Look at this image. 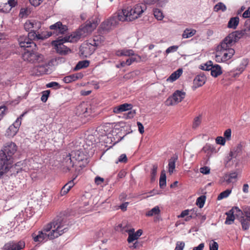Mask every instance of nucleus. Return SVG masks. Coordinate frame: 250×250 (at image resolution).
<instances>
[{
    "label": "nucleus",
    "instance_id": "1",
    "mask_svg": "<svg viewBox=\"0 0 250 250\" xmlns=\"http://www.w3.org/2000/svg\"><path fill=\"white\" fill-rule=\"evenodd\" d=\"M68 230L66 220L61 216H57L54 219L44 225L41 230L32 234L33 240L42 243L49 240H54Z\"/></svg>",
    "mask_w": 250,
    "mask_h": 250
},
{
    "label": "nucleus",
    "instance_id": "2",
    "mask_svg": "<svg viewBox=\"0 0 250 250\" xmlns=\"http://www.w3.org/2000/svg\"><path fill=\"white\" fill-rule=\"evenodd\" d=\"M20 46L24 48L22 53V59L31 63H39L43 60V56L37 51V45L33 41H30L24 35L18 38Z\"/></svg>",
    "mask_w": 250,
    "mask_h": 250
},
{
    "label": "nucleus",
    "instance_id": "3",
    "mask_svg": "<svg viewBox=\"0 0 250 250\" xmlns=\"http://www.w3.org/2000/svg\"><path fill=\"white\" fill-rule=\"evenodd\" d=\"M227 217L225 223L227 225L231 224L235 216L240 222L243 230H248L250 226V206H244L242 209L237 207H233L226 213Z\"/></svg>",
    "mask_w": 250,
    "mask_h": 250
},
{
    "label": "nucleus",
    "instance_id": "4",
    "mask_svg": "<svg viewBox=\"0 0 250 250\" xmlns=\"http://www.w3.org/2000/svg\"><path fill=\"white\" fill-rule=\"evenodd\" d=\"M146 9V5L142 3L125 7L119 12V19L122 21H132L140 17Z\"/></svg>",
    "mask_w": 250,
    "mask_h": 250
},
{
    "label": "nucleus",
    "instance_id": "5",
    "mask_svg": "<svg viewBox=\"0 0 250 250\" xmlns=\"http://www.w3.org/2000/svg\"><path fill=\"white\" fill-rule=\"evenodd\" d=\"M250 36V26L246 27L243 30L229 34L217 47L216 50H228L231 48L236 41L243 37Z\"/></svg>",
    "mask_w": 250,
    "mask_h": 250
},
{
    "label": "nucleus",
    "instance_id": "6",
    "mask_svg": "<svg viewBox=\"0 0 250 250\" xmlns=\"http://www.w3.org/2000/svg\"><path fill=\"white\" fill-rule=\"evenodd\" d=\"M104 40V38L102 35L93 36L81 46L80 48L81 55L83 57H89L94 52L96 47L100 45Z\"/></svg>",
    "mask_w": 250,
    "mask_h": 250
},
{
    "label": "nucleus",
    "instance_id": "7",
    "mask_svg": "<svg viewBox=\"0 0 250 250\" xmlns=\"http://www.w3.org/2000/svg\"><path fill=\"white\" fill-rule=\"evenodd\" d=\"M17 150V146L13 142L6 143L0 151V166H8L10 168L12 164V156Z\"/></svg>",
    "mask_w": 250,
    "mask_h": 250
},
{
    "label": "nucleus",
    "instance_id": "8",
    "mask_svg": "<svg viewBox=\"0 0 250 250\" xmlns=\"http://www.w3.org/2000/svg\"><path fill=\"white\" fill-rule=\"evenodd\" d=\"M42 23L40 21L35 20H28L24 24V28L26 31H29L28 36H25L30 41L36 40L43 39V37L41 35L38 30L41 28Z\"/></svg>",
    "mask_w": 250,
    "mask_h": 250
},
{
    "label": "nucleus",
    "instance_id": "9",
    "mask_svg": "<svg viewBox=\"0 0 250 250\" xmlns=\"http://www.w3.org/2000/svg\"><path fill=\"white\" fill-rule=\"evenodd\" d=\"M99 22V19L96 17H93L87 20L79 28L85 37L91 33L97 27Z\"/></svg>",
    "mask_w": 250,
    "mask_h": 250
},
{
    "label": "nucleus",
    "instance_id": "10",
    "mask_svg": "<svg viewBox=\"0 0 250 250\" xmlns=\"http://www.w3.org/2000/svg\"><path fill=\"white\" fill-rule=\"evenodd\" d=\"M234 53V49L224 51L216 50L215 56V61L218 62H226L233 57Z\"/></svg>",
    "mask_w": 250,
    "mask_h": 250
},
{
    "label": "nucleus",
    "instance_id": "11",
    "mask_svg": "<svg viewBox=\"0 0 250 250\" xmlns=\"http://www.w3.org/2000/svg\"><path fill=\"white\" fill-rule=\"evenodd\" d=\"M200 68L206 71L210 70L211 75L215 78L222 74L221 67L218 64L213 65L211 61H208L204 65H201Z\"/></svg>",
    "mask_w": 250,
    "mask_h": 250
},
{
    "label": "nucleus",
    "instance_id": "12",
    "mask_svg": "<svg viewBox=\"0 0 250 250\" xmlns=\"http://www.w3.org/2000/svg\"><path fill=\"white\" fill-rule=\"evenodd\" d=\"M186 93L183 91L176 90L172 96L169 97L166 102V104L168 105H172L181 102L185 97Z\"/></svg>",
    "mask_w": 250,
    "mask_h": 250
},
{
    "label": "nucleus",
    "instance_id": "13",
    "mask_svg": "<svg viewBox=\"0 0 250 250\" xmlns=\"http://www.w3.org/2000/svg\"><path fill=\"white\" fill-rule=\"evenodd\" d=\"M25 247V243L24 241L20 240L18 242L11 241L6 243L3 250H21Z\"/></svg>",
    "mask_w": 250,
    "mask_h": 250
},
{
    "label": "nucleus",
    "instance_id": "14",
    "mask_svg": "<svg viewBox=\"0 0 250 250\" xmlns=\"http://www.w3.org/2000/svg\"><path fill=\"white\" fill-rule=\"evenodd\" d=\"M118 21H120L119 13L117 15L110 17L103 22L101 25V27L104 30H110L112 27L117 25Z\"/></svg>",
    "mask_w": 250,
    "mask_h": 250
},
{
    "label": "nucleus",
    "instance_id": "15",
    "mask_svg": "<svg viewBox=\"0 0 250 250\" xmlns=\"http://www.w3.org/2000/svg\"><path fill=\"white\" fill-rule=\"evenodd\" d=\"M66 42L64 41V38L53 42V44L55 46L57 53L62 55H65L71 52V50L63 44Z\"/></svg>",
    "mask_w": 250,
    "mask_h": 250
},
{
    "label": "nucleus",
    "instance_id": "16",
    "mask_svg": "<svg viewBox=\"0 0 250 250\" xmlns=\"http://www.w3.org/2000/svg\"><path fill=\"white\" fill-rule=\"evenodd\" d=\"M49 28L52 31L53 34L57 35L65 34L68 30L67 26L62 24L61 21H58L50 25Z\"/></svg>",
    "mask_w": 250,
    "mask_h": 250
},
{
    "label": "nucleus",
    "instance_id": "17",
    "mask_svg": "<svg viewBox=\"0 0 250 250\" xmlns=\"http://www.w3.org/2000/svg\"><path fill=\"white\" fill-rule=\"evenodd\" d=\"M17 4V0H0V11L9 12Z\"/></svg>",
    "mask_w": 250,
    "mask_h": 250
},
{
    "label": "nucleus",
    "instance_id": "18",
    "mask_svg": "<svg viewBox=\"0 0 250 250\" xmlns=\"http://www.w3.org/2000/svg\"><path fill=\"white\" fill-rule=\"evenodd\" d=\"M84 159V156L83 152L80 150H76L72 151L69 155L66 156V162L69 161L70 163L73 162V161L81 162Z\"/></svg>",
    "mask_w": 250,
    "mask_h": 250
},
{
    "label": "nucleus",
    "instance_id": "19",
    "mask_svg": "<svg viewBox=\"0 0 250 250\" xmlns=\"http://www.w3.org/2000/svg\"><path fill=\"white\" fill-rule=\"evenodd\" d=\"M83 38H84V37L79 28L76 31L73 32L68 37L64 38V41L65 42H77L80 39Z\"/></svg>",
    "mask_w": 250,
    "mask_h": 250
},
{
    "label": "nucleus",
    "instance_id": "20",
    "mask_svg": "<svg viewBox=\"0 0 250 250\" xmlns=\"http://www.w3.org/2000/svg\"><path fill=\"white\" fill-rule=\"evenodd\" d=\"M20 126V123L19 122V120L15 121L7 129L6 135L10 137H14L19 131Z\"/></svg>",
    "mask_w": 250,
    "mask_h": 250
},
{
    "label": "nucleus",
    "instance_id": "21",
    "mask_svg": "<svg viewBox=\"0 0 250 250\" xmlns=\"http://www.w3.org/2000/svg\"><path fill=\"white\" fill-rule=\"evenodd\" d=\"M133 105L131 104L125 103L113 108V112L115 114H119L123 112L131 110Z\"/></svg>",
    "mask_w": 250,
    "mask_h": 250
},
{
    "label": "nucleus",
    "instance_id": "22",
    "mask_svg": "<svg viewBox=\"0 0 250 250\" xmlns=\"http://www.w3.org/2000/svg\"><path fill=\"white\" fill-rule=\"evenodd\" d=\"M83 77V75L82 73H77L64 77L63 79V81L65 83H68L76 81L78 79H81Z\"/></svg>",
    "mask_w": 250,
    "mask_h": 250
},
{
    "label": "nucleus",
    "instance_id": "23",
    "mask_svg": "<svg viewBox=\"0 0 250 250\" xmlns=\"http://www.w3.org/2000/svg\"><path fill=\"white\" fill-rule=\"evenodd\" d=\"M134 230V229H131L129 230L128 237L127 238V242L129 243L137 240L142 234L143 231L141 229H138L135 233L133 232Z\"/></svg>",
    "mask_w": 250,
    "mask_h": 250
},
{
    "label": "nucleus",
    "instance_id": "24",
    "mask_svg": "<svg viewBox=\"0 0 250 250\" xmlns=\"http://www.w3.org/2000/svg\"><path fill=\"white\" fill-rule=\"evenodd\" d=\"M76 177L73 178L72 180L68 182L62 188L60 191L61 196H62L66 195L70 189L75 185L74 180L76 179Z\"/></svg>",
    "mask_w": 250,
    "mask_h": 250
},
{
    "label": "nucleus",
    "instance_id": "25",
    "mask_svg": "<svg viewBox=\"0 0 250 250\" xmlns=\"http://www.w3.org/2000/svg\"><path fill=\"white\" fill-rule=\"evenodd\" d=\"M206 81V77L204 75L197 76L193 80L194 86L195 88L199 87L203 85Z\"/></svg>",
    "mask_w": 250,
    "mask_h": 250
},
{
    "label": "nucleus",
    "instance_id": "26",
    "mask_svg": "<svg viewBox=\"0 0 250 250\" xmlns=\"http://www.w3.org/2000/svg\"><path fill=\"white\" fill-rule=\"evenodd\" d=\"M202 151L206 154L208 158H209L212 153L216 152L215 147L213 146L208 144H207L203 147Z\"/></svg>",
    "mask_w": 250,
    "mask_h": 250
},
{
    "label": "nucleus",
    "instance_id": "27",
    "mask_svg": "<svg viewBox=\"0 0 250 250\" xmlns=\"http://www.w3.org/2000/svg\"><path fill=\"white\" fill-rule=\"evenodd\" d=\"M241 151V146H238L234 147L229 152V156L226 158L227 163L230 161L232 158H236Z\"/></svg>",
    "mask_w": 250,
    "mask_h": 250
},
{
    "label": "nucleus",
    "instance_id": "28",
    "mask_svg": "<svg viewBox=\"0 0 250 250\" xmlns=\"http://www.w3.org/2000/svg\"><path fill=\"white\" fill-rule=\"evenodd\" d=\"M115 54L118 57L121 56H133L135 55L134 52L132 49H123L116 51Z\"/></svg>",
    "mask_w": 250,
    "mask_h": 250
},
{
    "label": "nucleus",
    "instance_id": "29",
    "mask_svg": "<svg viewBox=\"0 0 250 250\" xmlns=\"http://www.w3.org/2000/svg\"><path fill=\"white\" fill-rule=\"evenodd\" d=\"M183 70L182 68H179L178 70L172 73L167 79V81L174 82L178 79L182 74Z\"/></svg>",
    "mask_w": 250,
    "mask_h": 250
},
{
    "label": "nucleus",
    "instance_id": "30",
    "mask_svg": "<svg viewBox=\"0 0 250 250\" xmlns=\"http://www.w3.org/2000/svg\"><path fill=\"white\" fill-rule=\"evenodd\" d=\"M178 159V156H175L171 157V158L168 161V172L170 174L173 173L174 170L175 168V162Z\"/></svg>",
    "mask_w": 250,
    "mask_h": 250
},
{
    "label": "nucleus",
    "instance_id": "31",
    "mask_svg": "<svg viewBox=\"0 0 250 250\" xmlns=\"http://www.w3.org/2000/svg\"><path fill=\"white\" fill-rule=\"evenodd\" d=\"M239 22V18L238 17L231 18L229 21L228 27L229 28L236 29Z\"/></svg>",
    "mask_w": 250,
    "mask_h": 250
},
{
    "label": "nucleus",
    "instance_id": "32",
    "mask_svg": "<svg viewBox=\"0 0 250 250\" xmlns=\"http://www.w3.org/2000/svg\"><path fill=\"white\" fill-rule=\"evenodd\" d=\"M196 33V30L193 29L186 28L183 32L182 37L187 39L193 36Z\"/></svg>",
    "mask_w": 250,
    "mask_h": 250
},
{
    "label": "nucleus",
    "instance_id": "33",
    "mask_svg": "<svg viewBox=\"0 0 250 250\" xmlns=\"http://www.w3.org/2000/svg\"><path fill=\"white\" fill-rule=\"evenodd\" d=\"M237 177V173L236 172H232L225 175L224 179L228 183L233 182L236 180Z\"/></svg>",
    "mask_w": 250,
    "mask_h": 250
},
{
    "label": "nucleus",
    "instance_id": "34",
    "mask_svg": "<svg viewBox=\"0 0 250 250\" xmlns=\"http://www.w3.org/2000/svg\"><path fill=\"white\" fill-rule=\"evenodd\" d=\"M89 65V62L88 61H80L76 65L74 68L75 70H78L82 68L87 67Z\"/></svg>",
    "mask_w": 250,
    "mask_h": 250
},
{
    "label": "nucleus",
    "instance_id": "35",
    "mask_svg": "<svg viewBox=\"0 0 250 250\" xmlns=\"http://www.w3.org/2000/svg\"><path fill=\"white\" fill-rule=\"evenodd\" d=\"M87 112V107L84 104H81L77 107L76 114L78 115L85 114Z\"/></svg>",
    "mask_w": 250,
    "mask_h": 250
},
{
    "label": "nucleus",
    "instance_id": "36",
    "mask_svg": "<svg viewBox=\"0 0 250 250\" xmlns=\"http://www.w3.org/2000/svg\"><path fill=\"white\" fill-rule=\"evenodd\" d=\"M159 186L161 188H163L166 186V175L165 170L161 171L159 179Z\"/></svg>",
    "mask_w": 250,
    "mask_h": 250
},
{
    "label": "nucleus",
    "instance_id": "37",
    "mask_svg": "<svg viewBox=\"0 0 250 250\" xmlns=\"http://www.w3.org/2000/svg\"><path fill=\"white\" fill-rule=\"evenodd\" d=\"M160 210L158 206H156L151 210L147 211L146 213V216H152L154 215H158L160 213Z\"/></svg>",
    "mask_w": 250,
    "mask_h": 250
},
{
    "label": "nucleus",
    "instance_id": "38",
    "mask_svg": "<svg viewBox=\"0 0 250 250\" xmlns=\"http://www.w3.org/2000/svg\"><path fill=\"white\" fill-rule=\"evenodd\" d=\"M206 197L204 195H202L198 197L196 200V205L199 208H202L205 204Z\"/></svg>",
    "mask_w": 250,
    "mask_h": 250
},
{
    "label": "nucleus",
    "instance_id": "39",
    "mask_svg": "<svg viewBox=\"0 0 250 250\" xmlns=\"http://www.w3.org/2000/svg\"><path fill=\"white\" fill-rule=\"evenodd\" d=\"M231 192V190L227 189L219 194L217 197V200H220L224 198L228 197Z\"/></svg>",
    "mask_w": 250,
    "mask_h": 250
},
{
    "label": "nucleus",
    "instance_id": "40",
    "mask_svg": "<svg viewBox=\"0 0 250 250\" xmlns=\"http://www.w3.org/2000/svg\"><path fill=\"white\" fill-rule=\"evenodd\" d=\"M153 14L154 17L158 20H162L164 18V15L162 12L158 8H156L153 10Z\"/></svg>",
    "mask_w": 250,
    "mask_h": 250
},
{
    "label": "nucleus",
    "instance_id": "41",
    "mask_svg": "<svg viewBox=\"0 0 250 250\" xmlns=\"http://www.w3.org/2000/svg\"><path fill=\"white\" fill-rule=\"evenodd\" d=\"M226 9L227 8L226 5L222 2L218 3L214 7V11L215 12H218L219 10H221L222 11H225L226 10Z\"/></svg>",
    "mask_w": 250,
    "mask_h": 250
},
{
    "label": "nucleus",
    "instance_id": "42",
    "mask_svg": "<svg viewBox=\"0 0 250 250\" xmlns=\"http://www.w3.org/2000/svg\"><path fill=\"white\" fill-rule=\"evenodd\" d=\"M158 166L157 165H153L151 171V180L153 181L155 180V177L157 174Z\"/></svg>",
    "mask_w": 250,
    "mask_h": 250
},
{
    "label": "nucleus",
    "instance_id": "43",
    "mask_svg": "<svg viewBox=\"0 0 250 250\" xmlns=\"http://www.w3.org/2000/svg\"><path fill=\"white\" fill-rule=\"evenodd\" d=\"M201 123V119L200 116H197L194 119L193 122L192 127L196 128L198 127Z\"/></svg>",
    "mask_w": 250,
    "mask_h": 250
},
{
    "label": "nucleus",
    "instance_id": "44",
    "mask_svg": "<svg viewBox=\"0 0 250 250\" xmlns=\"http://www.w3.org/2000/svg\"><path fill=\"white\" fill-rule=\"evenodd\" d=\"M49 94L50 91L49 90L44 91L41 97V101L44 103L46 102L48 99Z\"/></svg>",
    "mask_w": 250,
    "mask_h": 250
},
{
    "label": "nucleus",
    "instance_id": "45",
    "mask_svg": "<svg viewBox=\"0 0 250 250\" xmlns=\"http://www.w3.org/2000/svg\"><path fill=\"white\" fill-rule=\"evenodd\" d=\"M29 13V11L27 8H21L20 12V16L21 18L26 17Z\"/></svg>",
    "mask_w": 250,
    "mask_h": 250
},
{
    "label": "nucleus",
    "instance_id": "46",
    "mask_svg": "<svg viewBox=\"0 0 250 250\" xmlns=\"http://www.w3.org/2000/svg\"><path fill=\"white\" fill-rule=\"evenodd\" d=\"M185 243L183 241H178L176 244L174 250H183L185 247Z\"/></svg>",
    "mask_w": 250,
    "mask_h": 250
},
{
    "label": "nucleus",
    "instance_id": "47",
    "mask_svg": "<svg viewBox=\"0 0 250 250\" xmlns=\"http://www.w3.org/2000/svg\"><path fill=\"white\" fill-rule=\"evenodd\" d=\"M9 168L8 167V166H3V165L2 166H0V178L5 173L7 172L9 170Z\"/></svg>",
    "mask_w": 250,
    "mask_h": 250
},
{
    "label": "nucleus",
    "instance_id": "48",
    "mask_svg": "<svg viewBox=\"0 0 250 250\" xmlns=\"http://www.w3.org/2000/svg\"><path fill=\"white\" fill-rule=\"evenodd\" d=\"M226 139L221 136H218L216 138V143L217 144L221 145L222 146L225 145L226 143Z\"/></svg>",
    "mask_w": 250,
    "mask_h": 250
},
{
    "label": "nucleus",
    "instance_id": "49",
    "mask_svg": "<svg viewBox=\"0 0 250 250\" xmlns=\"http://www.w3.org/2000/svg\"><path fill=\"white\" fill-rule=\"evenodd\" d=\"M231 130L230 128L227 129L224 133V136L225 137V138L227 140H230L231 139Z\"/></svg>",
    "mask_w": 250,
    "mask_h": 250
},
{
    "label": "nucleus",
    "instance_id": "50",
    "mask_svg": "<svg viewBox=\"0 0 250 250\" xmlns=\"http://www.w3.org/2000/svg\"><path fill=\"white\" fill-rule=\"evenodd\" d=\"M136 114V113L135 110H130L127 113L125 118L127 119H132L135 116Z\"/></svg>",
    "mask_w": 250,
    "mask_h": 250
},
{
    "label": "nucleus",
    "instance_id": "51",
    "mask_svg": "<svg viewBox=\"0 0 250 250\" xmlns=\"http://www.w3.org/2000/svg\"><path fill=\"white\" fill-rule=\"evenodd\" d=\"M64 163L65 166L68 170H70L71 168L73 167L76 164V162L75 161H73V162L71 163V164L70 163L69 161L66 162V157L64 159Z\"/></svg>",
    "mask_w": 250,
    "mask_h": 250
},
{
    "label": "nucleus",
    "instance_id": "52",
    "mask_svg": "<svg viewBox=\"0 0 250 250\" xmlns=\"http://www.w3.org/2000/svg\"><path fill=\"white\" fill-rule=\"evenodd\" d=\"M127 161V158L125 154H121L118 159V161L116 162V163H118V162L120 163H126Z\"/></svg>",
    "mask_w": 250,
    "mask_h": 250
},
{
    "label": "nucleus",
    "instance_id": "53",
    "mask_svg": "<svg viewBox=\"0 0 250 250\" xmlns=\"http://www.w3.org/2000/svg\"><path fill=\"white\" fill-rule=\"evenodd\" d=\"M44 0H29L30 3L34 6L40 5Z\"/></svg>",
    "mask_w": 250,
    "mask_h": 250
},
{
    "label": "nucleus",
    "instance_id": "54",
    "mask_svg": "<svg viewBox=\"0 0 250 250\" xmlns=\"http://www.w3.org/2000/svg\"><path fill=\"white\" fill-rule=\"evenodd\" d=\"M218 244L215 241H212L209 244V250H218Z\"/></svg>",
    "mask_w": 250,
    "mask_h": 250
},
{
    "label": "nucleus",
    "instance_id": "55",
    "mask_svg": "<svg viewBox=\"0 0 250 250\" xmlns=\"http://www.w3.org/2000/svg\"><path fill=\"white\" fill-rule=\"evenodd\" d=\"M178 48V46H176V45H173V46H170L167 49L166 52V53L168 54L171 52H175L176 51H177Z\"/></svg>",
    "mask_w": 250,
    "mask_h": 250
},
{
    "label": "nucleus",
    "instance_id": "56",
    "mask_svg": "<svg viewBox=\"0 0 250 250\" xmlns=\"http://www.w3.org/2000/svg\"><path fill=\"white\" fill-rule=\"evenodd\" d=\"M104 230L103 229H101L99 230L96 233V239H99L101 238H102L104 235Z\"/></svg>",
    "mask_w": 250,
    "mask_h": 250
},
{
    "label": "nucleus",
    "instance_id": "57",
    "mask_svg": "<svg viewBox=\"0 0 250 250\" xmlns=\"http://www.w3.org/2000/svg\"><path fill=\"white\" fill-rule=\"evenodd\" d=\"M200 172L205 174H209L210 172V168L208 167H204L200 168Z\"/></svg>",
    "mask_w": 250,
    "mask_h": 250
},
{
    "label": "nucleus",
    "instance_id": "58",
    "mask_svg": "<svg viewBox=\"0 0 250 250\" xmlns=\"http://www.w3.org/2000/svg\"><path fill=\"white\" fill-rule=\"evenodd\" d=\"M243 18H250V7H249L242 15Z\"/></svg>",
    "mask_w": 250,
    "mask_h": 250
},
{
    "label": "nucleus",
    "instance_id": "59",
    "mask_svg": "<svg viewBox=\"0 0 250 250\" xmlns=\"http://www.w3.org/2000/svg\"><path fill=\"white\" fill-rule=\"evenodd\" d=\"M46 86L47 87H57V88H59L60 87L59 84L58 83L55 82H52L50 83H48V84H47Z\"/></svg>",
    "mask_w": 250,
    "mask_h": 250
},
{
    "label": "nucleus",
    "instance_id": "60",
    "mask_svg": "<svg viewBox=\"0 0 250 250\" xmlns=\"http://www.w3.org/2000/svg\"><path fill=\"white\" fill-rule=\"evenodd\" d=\"M104 181V179L103 178H101L99 176L96 177L95 178V183L97 185H99L102 184Z\"/></svg>",
    "mask_w": 250,
    "mask_h": 250
},
{
    "label": "nucleus",
    "instance_id": "61",
    "mask_svg": "<svg viewBox=\"0 0 250 250\" xmlns=\"http://www.w3.org/2000/svg\"><path fill=\"white\" fill-rule=\"evenodd\" d=\"M136 61V59L134 57H131L130 58L127 59L125 62L126 65H131L133 62H135Z\"/></svg>",
    "mask_w": 250,
    "mask_h": 250
},
{
    "label": "nucleus",
    "instance_id": "62",
    "mask_svg": "<svg viewBox=\"0 0 250 250\" xmlns=\"http://www.w3.org/2000/svg\"><path fill=\"white\" fill-rule=\"evenodd\" d=\"M137 124L138 127V130L139 131V132L141 134H143L144 132V127L143 124L139 122H138L137 123Z\"/></svg>",
    "mask_w": 250,
    "mask_h": 250
},
{
    "label": "nucleus",
    "instance_id": "63",
    "mask_svg": "<svg viewBox=\"0 0 250 250\" xmlns=\"http://www.w3.org/2000/svg\"><path fill=\"white\" fill-rule=\"evenodd\" d=\"M189 209H186L183 210L180 215H179L178 217V218H184L186 216H188L189 214Z\"/></svg>",
    "mask_w": 250,
    "mask_h": 250
},
{
    "label": "nucleus",
    "instance_id": "64",
    "mask_svg": "<svg viewBox=\"0 0 250 250\" xmlns=\"http://www.w3.org/2000/svg\"><path fill=\"white\" fill-rule=\"evenodd\" d=\"M204 244L201 243L197 247H194L192 250H203L204 248Z\"/></svg>",
    "mask_w": 250,
    "mask_h": 250
}]
</instances>
